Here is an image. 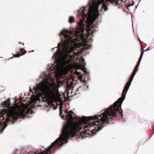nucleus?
<instances>
[{
    "label": "nucleus",
    "mask_w": 154,
    "mask_h": 154,
    "mask_svg": "<svg viewBox=\"0 0 154 154\" xmlns=\"http://www.w3.org/2000/svg\"><path fill=\"white\" fill-rule=\"evenodd\" d=\"M125 0H91L89 2V7L87 12L86 7L81 8L79 11V25L75 31H69L63 30V60H71L68 58L72 59L70 54L74 50V45L80 42L82 39L85 38V34L84 33V25H86L88 35L92 34L94 31L93 24L98 18V14L95 13L91 8L97 11L100 5L102 3V7L105 10H107V5L110 3L119 4L121 2H125Z\"/></svg>",
    "instance_id": "obj_1"
},
{
    "label": "nucleus",
    "mask_w": 154,
    "mask_h": 154,
    "mask_svg": "<svg viewBox=\"0 0 154 154\" xmlns=\"http://www.w3.org/2000/svg\"><path fill=\"white\" fill-rule=\"evenodd\" d=\"M144 52L143 49H142L138 61L124 88L122 97L101 114L81 118L79 122H76V128H92L94 126L95 128H102L106 124H108L110 122H113L114 121L113 118L117 117L119 114L121 116H122V104L125 98V95L137 69Z\"/></svg>",
    "instance_id": "obj_2"
},
{
    "label": "nucleus",
    "mask_w": 154,
    "mask_h": 154,
    "mask_svg": "<svg viewBox=\"0 0 154 154\" xmlns=\"http://www.w3.org/2000/svg\"><path fill=\"white\" fill-rule=\"evenodd\" d=\"M10 99H8L1 104L3 108L0 110V133L6 127L7 122L10 121H16L19 118H24L26 114L24 110H20L19 112H16L10 106Z\"/></svg>",
    "instance_id": "obj_3"
},
{
    "label": "nucleus",
    "mask_w": 154,
    "mask_h": 154,
    "mask_svg": "<svg viewBox=\"0 0 154 154\" xmlns=\"http://www.w3.org/2000/svg\"><path fill=\"white\" fill-rule=\"evenodd\" d=\"M34 90L35 93H37L38 95H36L35 97V101H38L40 100L39 96H41L42 94L41 92H42L44 90V86L41 83L36 84L35 87L34 88Z\"/></svg>",
    "instance_id": "obj_4"
},
{
    "label": "nucleus",
    "mask_w": 154,
    "mask_h": 154,
    "mask_svg": "<svg viewBox=\"0 0 154 154\" xmlns=\"http://www.w3.org/2000/svg\"><path fill=\"white\" fill-rule=\"evenodd\" d=\"M74 114V112L72 111H70L69 113L66 114L65 116V118L69 120H72L74 119V117H73V114Z\"/></svg>",
    "instance_id": "obj_5"
},
{
    "label": "nucleus",
    "mask_w": 154,
    "mask_h": 154,
    "mask_svg": "<svg viewBox=\"0 0 154 154\" xmlns=\"http://www.w3.org/2000/svg\"><path fill=\"white\" fill-rule=\"evenodd\" d=\"M20 51L22 52V54H20L19 53H17L15 54H13V57H19L20 56H22L23 54H25L26 53V50L23 49V48H20Z\"/></svg>",
    "instance_id": "obj_6"
},
{
    "label": "nucleus",
    "mask_w": 154,
    "mask_h": 154,
    "mask_svg": "<svg viewBox=\"0 0 154 154\" xmlns=\"http://www.w3.org/2000/svg\"><path fill=\"white\" fill-rule=\"evenodd\" d=\"M48 94L49 96L51 98H53L55 96V93L53 91L50 90L48 91Z\"/></svg>",
    "instance_id": "obj_7"
},
{
    "label": "nucleus",
    "mask_w": 154,
    "mask_h": 154,
    "mask_svg": "<svg viewBox=\"0 0 154 154\" xmlns=\"http://www.w3.org/2000/svg\"><path fill=\"white\" fill-rule=\"evenodd\" d=\"M75 18L73 17L70 16L69 17V23H73L74 21Z\"/></svg>",
    "instance_id": "obj_8"
},
{
    "label": "nucleus",
    "mask_w": 154,
    "mask_h": 154,
    "mask_svg": "<svg viewBox=\"0 0 154 154\" xmlns=\"http://www.w3.org/2000/svg\"><path fill=\"white\" fill-rule=\"evenodd\" d=\"M79 62L84 66L85 64L84 59L82 57L80 58L79 59Z\"/></svg>",
    "instance_id": "obj_9"
},
{
    "label": "nucleus",
    "mask_w": 154,
    "mask_h": 154,
    "mask_svg": "<svg viewBox=\"0 0 154 154\" xmlns=\"http://www.w3.org/2000/svg\"><path fill=\"white\" fill-rule=\"evenodd\" d=\"M65 113H63V112L62 111H61V109H60V116H62V118H65V114H64Z\"/></svg>",
    "instance_id": "obj_10"
},
{
    "label": "nucleus",
    "mask_w": 154,
    "mask_h": 154,
    "mask_svg": "<svg viewBox=\"0 0 154 154\" xmlns=\"http://www.w3.org/2000/svg\"><path fill=\"white\" fill-rule=\"evenodd\" d=\"M70 112L66 110V111L64 112V113H66L67 114L69 113Z\"/></svg>",
    "instance_id": "obj_11"
},
{
    "label": "nucleus",
    "mask_w": 154,
    "mask_h": 154,
    "mask_svg": "<svg viewBox=\"0 0 154 154\" xmlns=\"http://www.w3.org/2000/svg\"><path fill=\"white\" fill-rule=\"evenodd\" d=\"M18 43L20 44H22V45H24V44L23 42V43H21L20 42H18Z\"/></svg>",
    "instance_id": "obj_12"
},
{
    "label": "nucleus",
    "mask_w": 154,
    "mask_h": 154,
    "mask_svg": "<svg viewBox=\"0 0 154 154\" xmlns=\"http://www.w3.org/2000/svg\"><path fill=\"white\" fill-rule=\"evenodd\" d=\"M149 48H147L145 50V51H149Z\"/></svg>",
    "instance_id": "obj_13"
},
{
    "label": "nucleus",
    "mask_w": 154,
    "mask_h": 154,
    "mask_svg": "<svg viewBox=\"0 0 154 154\" xmlns=\"http://www.w3.org/2000/svg\"><path fill=\"white\" fill-rule=\"evenodd\" d=\"M33 51H32V52H33Z\"/></svg>",
    "instance_id": "obj_14"
}]
</instances>
